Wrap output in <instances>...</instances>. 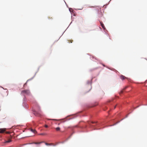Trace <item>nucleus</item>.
<instances>
[{
    "instance_id": "f257e3e1",
    "label": "nucleus",
    "mask_w": 147,
    "mask_h": 147,
    "mask_svg": "<svg viewBox=\"0 0 147 147\" xmlns=\"http://www.w3.org/2000/svg\"><path fill=\"white\" fill-rule=\"evenodd\" d=\"M30 92L29 90H25L21 91V94L24 96L25 95H29L30 94Z\"/></svg>"
},
{
    "instance_id": "f03ea898",
    "label": "nucleus",
    "mask_w": 147,
    "mask_h": 147,
    "mask_svg": "<svg viewBox=\"0 0 147 147\" xmlns=\"http://www.w3.org/2000/svg\"><path fill=\"white\" fill-rule=\"evenodd\" d=\"M45 144L47 146H55L56 145V144H55L54 143H48L46 142H45Z\"/></svg>"
},
{
    "instance_id": "7ed1b4c3",
    "label": "nucleus",
    "mask_w": 147,
    "mask_h": 147,
    "mask_svg": "<svg viewBox=\"0 0 147 147\" xmlns=\"http://www.w3.org/2000/svg\"><path fill=\"white\" fill-rule=\"evenodd\" d=\"M34 114L36 116H40V114L39 113H38L35 111H34Z\"/></svg>"
},
{
    "instance_id": "20e7f679",
    "label": "nucleus",
    "mask_w": 147,
    "mask_h": 147,
    "mask_svg": "<svg viewBox=\"0 0 147 147\" xmlns=\"http://www.w3.org/2000/svg\"><path fill=\"white\" fill-rule=\"evenodd\" d=\"M6 129L5 128L0 129V133H3L5 131Z\"/></svg>"
},
{
    "instance_id": "39448f33",
    "label": "nucleus",
    "mask_w": 147,
    "mask_h": 147,
    "mask_svg": "<svg viewBox=\"0 0 147 147\" xmlns=\"http://www.w3.org/2000/svg\"><path fill=\"white\" fill-rule=\"evenodd\" d=\"M100 25L102 27V28L104 30L105 29V26L104 24H103L102 22H100Z\"/></svg>"
},
{
    "instance_id": "423d86ee",
    "label": "nucleus",
    "mask_w": 147,
    "mask_h": 147,
    "mask_svg": "<svg viewBox=\"0 0 147 147\" xmlns=\"http://www.w3.org/2000/svg\"><path fill=\"white\" fill-rule=\"evenodd\" d=\"M30 131L34 133H36L37 132L36 131V130L34 129H30Z\"/></svg>"
},
{
    "instance_id": "0eeeda50",
    "label": "nucleus",
    "mask_w": 147,
    "mask_h": 147,
    "mask_svg": "<svg viewBox=\"0 0 147 147\" xmlns=\"http://www.w3.org/2000/svg\"><path fill=\"white\" fill-rule=\"evenodd\" d=\"M121 79L122 80H123L125 79V78H126L124 76H123V75H121Z\"/></svg>"
},
{
    "instance_id": "6e6552de",
    "label": "nucleus",
    "mask_w": 147,
    "mask_h": 147,
    "mask_svg": "<svg viewBox=\"0 0 147 147\" xmlns=\"http://www.w3.org/2000/svg\"><path fill=\"white\" fill-rule=\"evenodd\" d=\"M43 142H44L42 141V142H34L33 143L35 144H40V143H42Z\"/></svg>"
},
{
    "instance_id": "1a4fd4ad",
    "label": "nucleus",
    "mask_w": 147,
    "mask_h": 147,
    "mask_svg": "<svg viewBox=\"0 0 147 147\" xmlns=\"http://www.w3.org/2000/svg\"><path fill=\"white\" fill-rule=\"evenodd\" d=\"M55 129L57 131H59L60 130V128L59 127H57L55 128Z\"/></svg>"
},
{
    "instance_id": "9d476101",
    "label": "nucleus",
    "mask_w": 147,
    "mask_h": 147,
    "mask_svg": "<svg viewBox=\"0 0 147 147\" xmlns=\"http://www.w3.org/2000/svg\"><path fill=\"white\" fill-rule=\"evenodd\" d=\"M39 135H46L47 134L46 133H41V134H40Z\"/></svg>"
},
{
    "instance_id": "9b49d317",
    "label": "nucleus",
    "mask_w": 147,
    "mask_h": 147,
    "mask_svg": "<svg viewBox=\"0 0 147 147\" xmlns=\"http://www.w3.org/2000/svg\"><path fill=\"white\" fill-rule=\"evenodd\" d=\"M11 141V140L10 139L6 141L7 143H9Z\"/></svg>"
},
{
    "instance_id": "f8f14e48",
    "label": "nucleus",
    "mask_w": 147,
    "mask_h": 147,
    "mask_svg": "<svg viewBox=\"0 0 147 147\" xmlns=\"http://www.w3.org/2000/svg\"><path fill=\"white\" fill-rule=\"evenodd\" d=\"M29 80H28L24 84V87L26 85H27V82Z\"/></svg>"
},
{
    "instance_id": "ddd939ff",
    "label": "nucleus",
    "mask_w": 147,
    "mask_h": 147,
    "mask_svg": "<svg viewBox=\"0 0 147 147\" xmlns=\"http://www.w3.org/2000/svg\"><path fill=\"white\" fill-rule=\"evenodd\" d=\"M45 127H46V128H47L48 127V126L47 125H45Z\"/></svg>"
},
{
    "instance_id": "4468645a",
    "label": "nucleus",
    "mask_w": 147,
    "mask_h": 147,
    "mask_svg": "<svg viewBox=\"0 0 147 147\" xmlns=\"http://www.w3.org/2000/svg\"><path fill=\"white\" fill-rule=\"evenodd\" d=\"M5 92H6V94H7V95H8V92H7V91H6Z\"/></svg>"
},
{
    "instance_id": "2eb2a0df",
    "label": "nucleus",
    "mask_w": 147,
    "mask_h": 147,
    "mask_svg": "<svg viewBox=\"0 0 147 147\" xmlns=\"http://www.w3.org/2000/svg\"><path fill=\"white\" fill-rule=\"evenodd\" d=\"M123 90H121V91L120 92V93H123Z\"/></svg>"
},
{
    "instance_id": "dca6fc26",
    "label": "nucleus",
    "mask_w": 147,
    "mask_h": 147,
    "mask_svg": "<svg viewBox=\"0 0 147 147\" xmlns=\"http://www.w3.org/2000/svg\"><path fill=\"white\" fill-rule=\"evenodd\" d=\"M6 133L7 134H9L10 133L9 132H6Z\"/></svg>"
},
{
    "instance_id": "f3484780",
    "label": "nucleus",
    "mask_w": 147,
    "mask_h": 147,
    "mask_svg": "<svg viewBox=\"0 0 147 147\" xmlns=\"http://www.w3.org/2000/svg\"><path fill=\"white\" fill-rule=\"evenodd\" d=\"M116 105L114 107V109H115L116 107Z\"/></svg>"
},
{
    "instance_id": "a211bd4d",
    "label": "nucleus",
    "mask_w": 147,
    "mask_h": 147,
    "mask_svg": "<svg viewBox=\"0 0 147 147\" xmlns=\"http://www.w3.org/2000/svg\"><path fill=\"white\" fill-rule=\"evenodd\" d=\"M3 92V93H5V92Z\"/></svg>"
},
{
    "instance_id": "6ab92c4d",
    "label": "nucleus",
    "mask_w": 147,
    "mask_h": 147,
    "mask_svg": "<svg viewBox=\"0 0 147 147\" xmlns=\"http://www.w3.org/2000/svg\"><path fill=\"white\" fill-rule=\"evenodd\" d=\"M92 123H94V122H92Z\"/></svg>"
}]
</instances>
